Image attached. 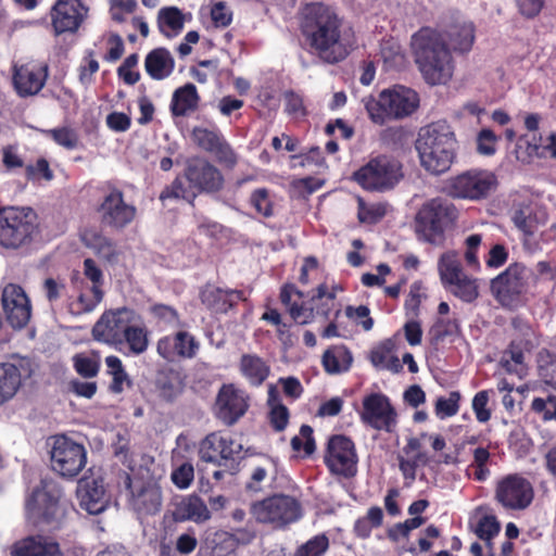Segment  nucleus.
Returning a JSON list of instances; mask_svg holds the SVG:
<instances>
[{
  "instance_id": "obj_55",
  "label": "nucleus",
  "mask_w": 556,
  "mask_h": 556,
  "mask_svg": "<svg viewBox=\"0 0 556 556\" xmlns=\"http://www.w3.org/2000/svg\"><path fill=\"white\" fill-rule=\"evenodd\" d=\"M460 394L452 391L446 397H438L434 405V412L439 419H445L456 415L459 410Z\"/></svg>"
},
{
  "instance_id": "obj_8",
  "label": "nucleus",
  "mask_w": 556,
  "mask_h": 556,
  "mask_svg": "<svg viewBox=\"0 0 556 556\" xmlns=\"http://www.w3.org/2000/svg\"><path fill=\"white\" fill-rule=\"evenodd\" d=\"M403 177L401 162L388 155H379L369 160L353 174V179L363 189L378 192L393 189Z\"/></svg>"
},
{
  "instance_id": "obj_50",
  "label": "nucleus",
  "mask_w": 556,
  "mask_h": 556,
  "mask_svg": "<svg viewBox=\"0 0 556 556\" xmlns=\"http://www.w3.org/2000/svg\"><path fill=\"white\" fill-rule=\"evenodd\" d=\"M124 342L128 344L132 354L140 355L148 349V332L143 327L136 326L135 321L129 323L127 330L125 331Z\"/></svg>"
},
{
  "instance_id": "obj_4",
  "label": "nucleus",
  "mask_w": 556,
  "mask_h": 556,
  "mask_svg": "<svg viewBox=\"0 0 556 556\" xmlns=\"http://www.w3.org/2000/svg\"><path fill=\"white\" fill-rule=\"evenodd\" d=\"M62 489L52 479H42L25 500V514L29 523L41 529H58L65 518Z\"/></svg>"
},
{
  "instance_id": "obj_37",
  "label": "nucleus",
  "mask_w": 556,
  "mask_h": 556,
  "mask_svg": "<svg viewBox=\"0 0 556 556\" xmlns=\"http://www.w3.org/2000/svg\"><path fill=\"white\" fill-rule=\"evenodd\" d=\"M278 470V459L271 456H262L253 464L251 470V480L247 484L248 489L258 491L262 483L267 479H275Z\"/></svg>"
},
{
  "instance_id": "obj_36",
  "label": "nucleus",
  "mask_w": 556,
  "mask_h": 556,
  "mask_svg": "<svg viewBox=\"0 0 556 556\" xmlns=\"http://www.w3.org/2000/svg\"><path fill=\"white\" fill-rule=\"evenodd\" d=\"M199 94L193 84H186L178 88L172 98L170 110L175 116H184L190 111H194L199 103Z\"/></svg>"
},
{
  "instance_id": "obj_59",
  "label": "nucleus",
  "mask_w": 556,
  "mask_h": 556,
  "mask_svg": "<svg viewBox=\"0 0 556 556\" xmlns=\"http://www.w3.org/2000/svg\"><path fill=\"white\" fill-rule=\"evenodd\" d=\"M195 197V189L190 187L187 180V176L185 178H177L170 188H167L162 192L161 199L166 198H181L189 202H191Z\"/></svg>"
},
{
  "instance_id": "obj_19",
  "label": "nucleus",
  "mask_w": 556,
  "mask_h": 556,
  "mask_svg": "<svg viewBox=\"0 0 556 556\" xmlns=\"http://www.w3.org/2000/svg\"><path fill=\"white\" fill-rule=\"evenodd\" d=\"M3 312L8 323L15 329L24 328L31 317V305L22 287L8 283L1 296Z\"/></svg>"
},
{
  "instance_id": "obj_35",
  "label": "nucleus",
  "mask_w": 556,
  "mask_h": 556,
  "mask_svg": "<svg viewBox=\"0 0 556 556\" xmlns=\"http://www.w3.org/2000/svg\"><path fill=\"white\" fill-rule=\"evenodd\" d=\"M77 300L74 303L77 313L91 312L102 300L101 280H80Z\"/></svg>"
},
{
  "instance_id": "obj_53",
  "label": "nucleus",
  "mask_w": 556,
  "mask_h": 556,
  "mask_svg": "<svg viewBox=\"0 0 556 556\" xmlns=\"http://www.w3.org/2000/svg\"><path fill=\"white\" fill-rule=\"evenodd\" d=\"M224 137L216 129L195 127L192 130V140L203 150L213 152L220 144Z\"/></svg>"
},
{
  "instance_id": "obj_31",
  "label": "nucleus",
  "mask_w": 556,
  "mask_h": 556,
  "mask_svg": "<svg viewBox=\"0 0 556 556\" xmlns=\"http://www.w3.org/2000/svg\"><path fill=\"white\" fill-rule=\"evenodd\" d=\"M12 556H58L59 544L48 538L38 535L24 539L15 543L11 551Z\"/></svg>"
},
{
  "instance_id": "obj_10",
  "label": "nucleus",
  "mask_w": 556,
  "mask_h": 556,
  "mask_svg": "<svg viewBox=\"0 0 556 556\" xmlns=\"http://www.w3.org/2000/svg\"><path fill=\"white\" fill-rule=\"evenodd\" d=\"M497 178L488 169H469L452 177L446 185L447 193L456 199L477 201L496 189Z\"/></svg>"
},
{
  "instance_id": "obj_33",
  "label": "nucleus",
  "mask_w": 556,
  "mask_h": 556,
  "mask_svg": "<svg viewBox=\"0 0 556 556\" xmlns=\"http://www.w3.org/2000/svg\"><path fill=\"white\" fill-rule=\"evenodd\" d=\"M211 517L206 504L195 495L184 497L177 503L174 510L176 521L192 520L194 522H203Z\"/></svg>"
},
{
  "instance_id": "obj_15",
  "label": "nucleus",
  "mask_w": 556,
  "mask_h": 556,
  "mask_svg": "<svg viewBox=\"0 0 556 556\" xmlns=\"http://www.w3.org/2000/svg\"><path fill=\"white\" fill-rule=\"evenodd\" d=\"M135 318L134 311L128 308L106 311L94 324L92 337L96 341L116 348L124 343L125 331Z\"/></svg>"
},
{
  "instance_id": "obj_11",
  "label": "nucleus",
  "mask_w": 556,
  "mask_h": 556,
  "mask_svg": "<svg viewBox=\"0 0 556 556\" xmlns=\"http://www.w3.org/2000/svg\"><path fill=\"white\" fill-rule=\"evenodd\" d=\"M255 519L275 528H282L301 518V505L290 495L277 494L256 502L251 508Z\"/></svg>"
},
{
  "instance_id": "obj_18",
  "label": "nucleus",
  "mask_w": 556,
  "mask_h": 556,
  "mask_svg": "<svg viewBox=\"0 0 556 556\" xmlns=\"http://www.w3.org/2000/svg\"><path fill=\"white\" fill-rule=\"evenodd\" d=\"M249 397L244 391L233 384H224L216 397L214 412L225 425H233L247 412Z\"/></svg>"
},
{
  "instance_id": "obj_21",
  "label": "nucleus",
  "mask_w": 556,
  "mask_h": 556,
  "mask_svg": "<svg viewBox=\"0 0 556 556\" xmlns=\"http://www.w3.org/2000/svg\"><path fill=\"white\" fill-rule=\"evenodd\" d=\"M88 8L81 0H58L51 11L54 33H75L87 17Z\"/></svg>"
},
{
  "instance_id": "obj_45",
  "label": "nucleus",
  "mask_w": 556,
  "mask_h": 556,
  "mask_svg": "<svg viewBox=\"0 0 556 556\" xmlns=\"http://www.w3.org/2000/svg\"><path fill=\"white\" fill-rule=\"evenodd\" d=\"M155 384L160 394L166 400L174 399L182 389V382L179 374L173 369L159 371Z\"/></svg>"
},
{
  "instance_id": "obj_14",
  "label": "nucleus",
  "mask_w": 556,
  "mask_h": 556,
  "mask_svg": "<svg viewBox=\"0 0 556 556\" xmlns=\"http://www.w3.org/2000/svg\"><path fill=\"white\" fill-rule=\"evenodd\" d=\"M532 484L525 477L513 473L498 480L495 488V500L507 510H523L533 501Z\"/></svg>"
},
{
  "instance_id": "obj_44",
  "label": "nucleus",
  "mask_w": 556,
  "mask_h": 556,
  "mask_svg": "<svg viewBox=\"0 0 556 556\" xmlns=\"http://www.w3.org/2000/svg\"><path fill=\"white\" fill-rule=\"evenodd\" d=\"M472 523L477 535L481 540H488L489 542L498 534L501 529L496 517L492 514H488L483 509H477Z\"/></svg>"
},
{
  "instance_id": "obj_29",
  "label": "nucleus",
  "mask_w": 556,
  "mask_h": 556,
  "mask_svg": "<svg viewBox=\"0 0 556 556\" xmlns=\"http://www.w3.org/2000/svg\"><path fill=\"white\" fill-rule=\"evenodd\" d=\"M201 299L208 308L215 312H226L243 299V292L207 283L201 292Z\"/></svg>"
},
{
  "instance_id": "obj_39",
  "label": "nucleus",
  "mask_w": 556,
  "mask_h": 556,
  "mask_svg": "<svg viewBox=\"0 0 556 556\" xmlns=\"http://www.w3.org/2000/svg\"><path fill=\"white\" fill-rule=\"evenodd\" d=\"M353 357L350 351L343 345L328 349L323 356V365L328 374H340L346 371Z\"/></svg>"
},
{
  "instance_id": "obj_26",
  "label": "nucleus",
  "mask_w": 556,
  "mask_h": 556,
  "mask_svg": "<svg viewBox=\"0 0 556 556\" xmlns=\"http://www.w3.org/2000/svg\"><path fill=\"white\" fill-rule=\"evenodd\" d=\"M187 180L195 190L215 191L223 185L219 170L204 161H195L188 166Z\"/></svg>"
},
{
  "instance_id": "obj_17",
  "label": "nucleus",
  "mask_w": 556,
  "mask_h": 556,
  "mask_svg": "<svg viewBox=\"0 0 556 556\" xmlns=\"http://www.w3.org/2000/svg\"><path fill=\"white\" fill-rule=\"evenodd\" d=\"M242 445L222 432L207 434L200 443L199 455L203 462L226 465L240 457Z\"/></svg>"
},
{
  "instance_id": "obj_1",
  "label": "nucleus",
  "mask_w": 556,
  "mask_h": 556,
  "mask_svg": "<svg viewBox=\"0 0 556 556\" xmlns=\"http://www.w3.org/2000/svg\"><path fill=\"white\" fill-rule=\"evenodd\" d=\"M446 41L455 51H469L475 41L472 23H456L444 33L421 28L412 37L416 63L430 85L446 84L453 76L454 64Z\"/></svg>"
},
{
  "instance_id": "obj_25",
  "label": "nucleus",
  "mask_w": 556,
  "mask_h": 556,
  "mask_svg": "<svg viewBox=\"0 0 556 556\" xmlns=\"http://www.w3.org/2000/svg\"><path fill=\"white\" fill-rule=\"evenodd\" d=\"M48 77V66L45 64H25L15 67L13 83L21 97L37 94Z\"/></svg>"
},
{
  "instance_id": "obj_46",
  "label": "nucleus",
  "mask_w": 556,
  "mask_h": 556,
  "mask_svg": "<svg viewBox=\"0 0 556 556\" xmlns=\"http://www.w3.org/2000/svg\"><path fill=\"white\" fill-rule=\"evenodd\" d=\"M501 364L507 372L514 374L519 378L525 377L527 374L525 353L520 344L516 341H514L509 350L504 353Z\"/></svg>"
},
{
  "instance_id": "obj_58",
  "label": "nucleus",
  "mask_w": 556,
  "mask_h": 556,
  "mask_svg": "<svg viewBox=\"0 0 556 556\" xmlns=\"http://www.w3.org/2000/svg\"><path fill=\"white\" fill-rule=\"evenodd\" d=\"M324 180L316 177H305L293 179L290 184L291 193L294 197L305 198L324 186Z\"/></svg>"
},
{
  "instance_id": "obj_64",
  "label": "nucleus",
  "mask_w": 556,
  "mask_h": 556,
  "mask_svg": "<svg viewBox=\"0 0 556 556\" xmlns=\"http://www.w3.org/2000/svg\"><path fill=\"white\" fill-rule=\"evenodd\" d=\"M531 407L535 413L541 414L544 420H556V396L535 397Z\"/></svg>"
},
{
  "instance_id": "obj_51",
  "label": "nucleus",
  "mask_w": 556,
  "mask_h": 556,
  "mask_svg": "<svg viewBox=\"0 0 556 556\" xmlns=\"http://www.w3.org/2000/svg\"><path fill=\"white\" fill-rule=\"evenodd\" d=\"M443 288L459 298L462 301L471 302L478 296L476 280H442Z\"/></svg>"
},
{
  "instance_id": "obj_57",
  "label": "nucleus",
  "mask_w": 556,
  "mask_h": 556,
  "mask_svg": "<svg viewBox=\"0 0 556 556\" xmlns=\"http://www.w3.org/2000/svg\"><path fill=\"white\" fill-rule=\"evenodd\" d=\"M152 317L164 327H179L180 318L177 311L165 304H154L150 307Z\"/></svg>"
},
{
  "instance_id": "obj_9",
  "label": "nucleus",
  "mask_w": 556,
  "mask_h": 556,
  "mask_svg": "<svg viewBox=\"0 0 556 556\" xmlns=\"http://www.w3.org/2000/svg\"><path fill=\"white\" fill-rule=\"evenodd\" d=\"M37 230V215L30 207L8 206L0 208V244L20 248Z\"/></svg>"
},
{
  "instance_id": "obj_62",
  "label": "nucleus",
  "mask_w": 556,
  "mask_h": 556,
  "mask_svg": "<svg viewBox=\"0 0 556 556\" xmlns=\"http://www.w3.org/2000/svg\"><path fill=\"white\" fill-rule=\"evenodd\" d=\"M45 134L52 138L59 146H62L66 149L76 148L78 142L76 132L67 127L45 130Z\"/></svg>"
},
{
  "instance_id": "obj_49",
  "label": "nucleus",
  "mask_w": 556,
  "mask_h": 556,
  "mask_svg": "<svg viewBox=\"0 0 556 556\" xmlns=\"http://www.w3.org/2000/svg\"><path fill=\"white\" fill-rule=\"evenodd\" d=\"M379 55L386 68L400 67L404 63L402 48L394 38H388L381 42Z\"/></svg>"
},
{
  "instance_id": "obj_56",
  "label": "nucleus",
  "mask_w": 556,
  "mask_h": 556,
  "mask_svg": "<svg viewBox=\"0 0 556 556\" xmlns=\"http://www.w3.org/2000/svg\"><path fill=\"white\" fill-rule=\"evenodd\" d=\"M358 219L361 223L375 224L387 213V206L382 203L366 204L362 198L357 199Z\"/></svg>"
},
{
  "instance_id": "obj_40",
  "label": "nucleus",
  "mask_w": 556,
  "mask_h": 556,
  "mask_svg": "<svg viewBox=\"0 0 556 556\" xmlns=\"http://www.w3.org/2000/svg\"><path fill=\"white\" fill-rule=\"evenodd\" d=\"M521 288L520 280H491L492 293L503 306H515L519 301Z\"/></svg>"
},
{
  "instance_id": "obj_28",
  "label": "nucleus",
  "mask_w": 556,
  "mask_h": 556,
  "mask_svg": "<svg viewBox=\"0 0 556 556\" xmlns=\"http://www.w3.org/2000/svg\"><path fill=\"white\" fill-rule=\"evenodd\" d=\"M400 470L405 480L412 483L416 479V469L428 463V456L421 451V442L417 438H408L397 455Z\"/></svg>"
},
{
  "instance_id": "obj_24",
  "label": "nucleus",
  "mask_w": 556,
  "mask_h": 556,
  "mask_svg": "<svg viewBox=\"0 0 556 556\" xmlns=\"http://www.w3.org/2000/svg\"><path fill=\"white\" fill-rule=\"evenodd\" d=\"M127 488L130 489V504L135 510L143 515H154L162 506L161 489L157 484L149 482H132L129 476L126 477Z\"/></svg>"
},
{
  "instance_id": "obj_61",
  "label": "nucleus",
  "mask_w": 556,
  "mask_h": 556,
  "mask_svg": "<svg viewBox=\"0 0 556 556\" xmlns=\"http://www.w3.org/2000/svg\"><path fill=\"white\" fill-rule=\"evenodd\" d=\"M328 547V538L325 534H319L302 545L294 556H323Z\"/></svg>"
},
{
  "instance_id": "obj_6",
  "label": "nucleus",
  "mask_w": 556,
  "mask_h": 556,
  "mask_svg": "<svg viewBox=\"0 0 556 556\" xmlns=\"http://www.w3.org/2000/svg\"><path fill=\"white\" fill-rule=\"evenodd\" d=\"M363 101L369 118L378 125L404 118L414 113L419 104L418 94L403 86L383 90L378 98L369 97Z\"/></svg>"
},
{
  "instance_id": "obj_13",
  "label": "nucleus",
  "mask_w": 556,
  "mask_h": 556,
  "mask_svg": "<svg viewBox=\"0 0 556 556\" xmlns=\"http://www.w3.org/2000/svg\"><path fill=\"white\" fill-rule=\"evenodd\" d=\"M324 458L332 475L351 478L357 472L356 448L353 441L345 435L338 434L329 439Z\"/></svg>"
},
{
  "instance_id": "obj_32",
  "label": "nucleus",
  "mask_w": 556,
  "mask_h": 556,
  "mask_svg": "<svg viewBox=\"0 0 556 556\" xmlns=\"http://www.w3.org/2000/svg\"><path fill=\"white\" fill-rule=\"evenodd\" d=\"M86 247L94 250L108 264L114 265L119 260V253L113 243L96 227H86L80 233Z\"/></svg>"
},
{
  "instance_id": "obj_27",
  "label": "nucleus",
  "mask_w": 556,
  "mask_h": 556,
  "mask_svg": "<svg viewBox=\"0 0 556 556\" xmlns=\"http://www.w3.org/2000/svg\"><path fill=\"white\" fill-rule=\"evenodd\" d=\"M28 376L29 368L23 362L18 364L0 363V405L16 394L23 379H26Z\"/></svg>"
},
{
  "instance_id": "obj_47",
  "label": "nucleus",
  "mask_w": 556,
  "mask_h": 556,
  "mask_svg": "<svg viewBox=\"0 0 556 556\" xmlns=\"http://www.w3.org/2000/svg\"><path fill=\"white\" fill-rule=\"evenodd\" d=\"M267 403L269 406L270 425L276 431H282L289 422V410L279 403L275 388H269Z\"/></svg>"
},
{
  "instance_id": "obj_42",
  "label": "nucleus",
  "mask_w": 556,
  "mask_h": 556,
  "mask_svg": "<svg viewBox=\"0 0 556 556\" xmlns=\"http://www.w3.org/2000/svg\"><path fill=\"white\" fill-rule=\"evenodd\" d=\"M440 278H467L460 255L456 251H445L438 258Z\"/></svg>"
},
{
  "instance_id": "obj_7",
  "label": "nucleus",
  "mask_w": 556,
  "mask_h": 556,
  "mask_svg": "<svg viewBox=\"0 0 556 556\" xmlns=\"http://www.w3.org/2000/svg\"><path fill=\"white\" fill-rule=\"evenodd\" d=\"M457 217L458 211L453 204L441 199H432L416 214V233L420 240L440 245L444 242L446 229L455 224Z\"/></svg>"
},
{
  "instance_id": "obj_54",
  "label": "nucleus",
  "mask_w": 556,
  "mask_h": 556,
  "mask_svg": "<svg viewBox=\"0 0 556 556\" xmlns=\"http://www.w3.org/2000/svg\"><path fill=\"white\" fill-rule=\"evenodd\" d=\"M539 374L542 380L556 390V355L541 351L538 357Z\"/></svg>"
},
{
  "instance_id": "obj_60",
  "label": "nucleus",
  "mask_w": 556,
  "mask_h": 556,
  "mask_svg": "<svg viewBox=\"0 0 556 556\" xmlns=\"http://www.w3.org/2000/svg\"><path fill=\"white\" fill-rule=\"evenodd\" d=\"M498 137L489 128L481 129L476 138L477 151L481 155H493L496 152Z\"/></svg>"
},
{
  "instance_id": "obj_3",
  "label": "nucleus",
  "mask_w": 556,
  "mask_h": 556,
  "mask_svg": "<svg viewBox=\"0 0 556 556\" xmlns=\"http://www.w3.org/2000/svg\"><path fill=\"white\" fill-rule=\"evenodd\" d=\"M416 150L425 170L431 175H441L455 161L457 140L450 125L433 123L419 131Z\"/></svg>"
},
{
  "instance_id": "obj_22",
  "label": "nucleus",
  "mask_w": 556,
  "mask_h": 556,
  "mask_svg": "<svg viewBox=\"0 0 556 556\" xmlns=\"http://www.w3.org/2000/svg\"><path fill=\"white\" fill-rule=\"evenodd\" d=\"M199 350V343L192 334L187 331H178L160 338L156 342V352L169 363L181 358H193Z\"/></svg>"
},
{
  "instance_id": "obj_34",
  "label": "nucleus",
  "mask_w": 556,
  "mask_h": 556,
  "mask_svg": "<svg viewBox=\"0 0 556 556\" xmlns=\"http://www.w3.org/2000/svg\"><path fill=\"white\" fill-rule=\"evenodd\" d=\"M144 65L152 78L163 79L170 75L175 62L168 50L157 48L147 55Z\"/></svg>"
},
{
  "instance_id": "obj_41",
  "label": "nucleus",
  "mask_w": 556,
  "mask_h": 556,
  "mask_svg": "<svg viewBox=\"0 0 556 556\" xmlns=\"http://www.w3.org/2000/svg\"><path fill=\"white\" fill-rule=\"evenodd\" d=\"M240 369L242 375L253 386L261 384L269 372L268 366L256 355H243L240 362Z\"/></svg>"
},
{
  "instance_id": "obj_63",
  "label": "nucleus",
  "mask_w": 556,
  "mask_h": 556,
  "mask_svg": "<svg viewBox=\"0 0 556 556\" xmlns=\"http://www.w3.org/2000/svg\"><path fill=\"white\" fill-rule=\"evenodd\" d=\"M170 479L173 483L185 490L190 486L194 479V468L191 463H184L172 471Z\"/></svg>"
},
{
  "instance_id": "obj_2",
  "label": "nucleus",
  "mask_w": 556,
  "mask_h": 556,
  "mask_svg": "<svg viewBox=\"0 0 556 556\" xmlns=\"http://www.w3.org/2000/svg\"><path fill=\"white\" fill-rule=\"evenodd\" d=\"M303 33L311 52L326 63H338L350 51V41L342 36L336 13L321 3L307 4L303 11Z\"/></svg>"
},
{
  "instance_id": "obj_38",
  "label": "nucleus",
  "mask_w": 556,
  "mask_h": 556,
  "mask_svg": "<svg viewBox=\"0 0 556 556\" xmlns=\"http://www.w3.org/2000/svg\"><path fill=\"white\" fill-rule=\"evenodd\" d=\"M185 21L186 15L176 7H166L159 11V29L168 38L176 37L181 33Z\"/></svg>"
},
{
  "instance_id": "obj_5",
  "label": "nucleus",
  "mask_w": 556,
  "mask_h": 556,
  "mask_svg": "<svg viewBox=\"0 0 556 556\" xmlns=\"http://www.w3.org/2000/svg\"><path fill=\"white\" fill-rule=\"evenodd\" d=\"M342 291L338 285L326 282L314 289L307 300L303 293L296 290L293 285L287 283L280 293L281 302L289 308L292 318L299 324H307L315 311L317 314L327 316L337 307V294Z\"/></svg>"
},
{
  "instance_id": "obj_30",
  "label": "nucleus",
  "mask_w": 556,
  "mask_h": 556,
  "mask_svg": "<svg viewBox=\"0 0 556 556\" xmlns=\"http://www.w3.org/2000/svg\"><path fill=\"white\" fill-rule=\"evenodd\" d=\"M517 159L525 163H530L533 159H555L556 160V134L548 132L541 136L538 140L527 141L523 149L521 144L517 148Z\"/></svg>"
},
{
  "instance_id": "obj_23",
  "label": "nucleus",
  "mask_w": 556,
  "mask_h": 556,
  "mask_svg": "<svg viewBox=\"0 0 556 556\" xmlns=\"http://www.w3.org/2000/svg\"><path fill=\"white\" fill-rule=\"evenodd\" d=\"M102 222L114 228H124L136 216V207L125 203L123 193L118 190L110 192L99 207Z\"/></svg>"
},
{
  "instance_id": "obj_43",
  "label": "nucleus",
  "mask_w": 556,
  "mask_h": 556,
  "mask_svg": "<svg viewBox=\"0 0 556 556\" xmlns=\"http://www.w3.org/2000/svg\"><path fill=\"white\" fill-rule=\"evenodd\" d=\"M106 371L112 377L110 391L115 394L122 393L131 386L129 376L124 369L122 361L114 355L105 357Z\"/></svg>"
},
{
  "instance_id": "obj_20",
  "label": "nucleus",
  "mask_w": 556,
  "mask_h": 556,
  "mask_svg": "<svg viewBox=\"0 0 556 556\" xmlns=\"http://www.w3.org/2000/svg\"><path fill=\"white\" fill-rule=\"evenodd\" d=\"M76 495L79 506L91 515L104 511L111 501L102 477L93 473L85 476L78 481Z\"/></svg>"
},
{
  "instance_id": "obj_16",
  "label": "nucleus",
  "mask_w": 556,
  "mask_h": 556,
  "mask_svg": "<svg viewBox=\"0 0 556 556\" xmlns=\"http://www.w3.org/2000/svg\"><path fill=\"white\" fill-rule=\"evenodd\" d=\"M361 418L371 428L386 432H392L397 424L396 410L382 393H371L364 397Z\"/></svg>"
},
{
  "instance_id": "obj_12",
  "label": "nucleus",
  "mask_w": 556,
  "mask_h": 556,
  "mask_svg": "<svg viewBox=\"0 0 556 556\" xmlns=\"http://www.w3.org/2000/svg\"><path fill=\"white\" fill-rule=\"evenodd\" d=\"M51 468L63 478H75L86 466L87 452L83 444L65 437L53 438L50 451Z\"/></svg>"
},
{
  "instance_id": "obj_52",
  "label": "nucleus",
  "mask_w": 556,
  "mask_h": 556,
  "mask_svg": "<svg viewBox=\"0 0 556 556\" xmlns=\"http://www.w3.org/2000/svg\"><path fill=\"white\" fill-rule=\"evenodd\" d=\"M511 219L515 226L525 235L530 236L536 231V220L532 217V208L529 204H520L514 207Z\"/></svg>"
},
{
  "instance_id": "obj_48",
  "label": "nucleus",
  "mask_w": 556,
  "mask_h": 556,
  "mask_svg": "<svg viewBox=\"0 0 556 556\" xmlns=\"http://www.w3.org/2000/svg\"><path fill=\"white\" fill-rule=\"evenodd\" d=\"M101 357L98 352L79 353L73 356V366L84 378H93L98 375Z\"/></svg>"
}]
</instances>
